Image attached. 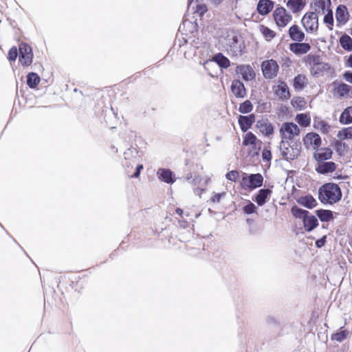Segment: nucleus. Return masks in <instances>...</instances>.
Returning <instances> with one entry per match:
<instances>
[{"mask_svg": "<svg viewBox=\"0 0 352 352\" xmlns=\"http://www.w3.org/2000/svg\"><path fill=\"white\" fill-rule=\"evenodd\" d=\"M262 157L263 160H266L267 162H270L272 159V153L270 150L267 148H264L262 152Z\"/></svg>", "mask_w": 352, "mask_h": 352, "instance_id": "8fccbe9b", "label": "nucleus"}, {"mask_svg": "<svg viewBox=\"0 0 352 352\" xmlns=\"http://www.w3.org/2000/svg\"><path fill=\"white\" fill-rule=\"evenodd\" d=\"M262 142L252 132H247L243 136L242 146L247 148L250 155H257L261 150Z\"/></svg>", "mask_w": 352, "mask_h": 352, "instance_id": "39448f33", "label": "nucleus"}, {"mask_svg": "<svg viewBox=\"0 0 352 352\" xmlns=\"http://www.w3.org/2000/svg\"><path fill=\"white\" fill-rule=\"evenodd\" d=\"M307 0H288L287 8L293 13H300L306 6Z\"/></svg>", "mask_w": 352, "mask_h": 352, "instance_id": "5701e85b", "label": "nucleus"}, {"mask_svg": "<svg viewBox=\"0 0 352 352\" xmlns=\"http://www.w3.org/2000/svg\"><path fill=\"white\" fill-rule=\"evenodd\" d=\"M272 16L276 26L280 29L285 28L292 21V15L283 6L276 8Z\"/></svg>", "mask_w": 352, "mask_h": 352, "instance_id": "0eeeda50", "label": "nucleus"}, {"mask_svg": "<svg viewBox=\"0 0 352 352\" xmlns=\"http://www.w3.org/2000/svg\"><path fill=\"white\" fill-rule=\"evenodd\" d=\"M344 148H345V144L342 143L341 140H339L335 142V148L337 152L342 151Z\"/></svg>", "mask_w": 352, "mask_h": 352, "instance_id": "864d4df0", "label": "nucleus"}, {"mask_svg": "<svg viewBox=\"0 0 352 352\" xmlns=\"http://www.w3.org/2000/svg\"><path fill=\"white\" fill-rule=\"evenodd\" d=\"M295 120L301 127H308L311 124V117L308 113H298L296 115Z\"/></svg>", "mask_w": 352, "mask_h": 352, "instance_id": "473e14b6", "label": "nucleus"}, {"mask_svg": "<svg viewBox=\"0 0 352 352\" xmlns=\"http://www.w3.org/2000/svg\"><path fill=\"white\" fill-rule=\"evenodd\" d=\"M280 142H294L298 138L300 133V129L297 124L291 122H286L281 124L279 129Z\"/></svg>", "mask_w": 352, "mask_h": 352, "instance_id": "7ed1b4c3", "label": "nucleus"}, {"mask_svg": "<svg viewBox=\"0 0 352 352\" xmlns=\"http://www.w3.org/2000/svg\"><path fill=\"white\" fill-rule=\"evenodd\" d=\"M17 56H18V50H17L16 47L13 46L12 47H11L10 49V50L8 52V58L10 60L14 61L16 59Z\"/></svg>", "mask_w": 352, "mask_h": 352, "instance_id": "09e8293b", "label": "nucleus"}, {"mask_svg": "<svg viewBox=\"0 0 352 352\" xmlns=\"http://www.w3.org/2000/svg\"><path fill=\"white\" fill-rule=\"evenodd\" d=\"M263 177L261 174H250L248 175L243 173L242 175V179L240 182V186L245 190H254L259 188L263 185Z\"/></svg>", "mask_w": 352, "mask_h": 352, "instance_id": "423d86ee", "label": "nucleus"}, {"mask_svg": "<svg viewBox=\"0 0 352 352\" xmlns=\"http://www.w3.org/2000/svg\"><path fill=\"white\" fill-rule=\"evenodd\" d=\"M274 94L282 100L289 99L291 94L287 84L283 80H278L277 85L272 87Z\"/></svg>", "mask_w": 352, "mask_h": 352, "instance_id": "ddd939ff", "label": "nucleus"}, {"mask_svg": "<svg viewBox=\"0 0 352 352\" xmlns=\"http://www.w3.org/2000/svg\"><path fill=\"white\" fill-rule=\"evenodd\" d=\"M257 127L260 131L265 136H270L274 132V128L272 123L265 121H258Z\"/></svg>", "mask_w": 352, "mask_h": 352, "instance_id": "c85d7f7f", "label": "nucleus"}, {"mask_svg": "<svg viewBox=\"0 0 352 352\" xmlns=\"http://www.w3.org/2000/svg\"><path fill=\"white\" fill-rule=\"evenodd\" d=\"M258 30L267 41H271L276 36V32L275 31L263 24L259 25Z\"/></svg>", "mask_w": 352, "mask_h": 352, "instance_id": "c756f323", "label": "nucleus"}, {"mask_svg": "<svg viewBox=\"0 0 352 352\" xmlns=\"http://www.w3.org/2000/svg\"><path fill=\"white\" fill-rule=\"evenodd\" d=\"M336 167V164L333 162H322L318 164L316 170L320 174H327L334 172Z\"/></svg>", "mask_w": 352, "mask_h": 352, "instance_id": "393cba45", "label": "nucleus"}, {"mask_svg": "<svg viewBox=\"0 0 352 352\" xmlns=\"http://www.w3.org/2000/svg\"><path fill=\"white\" fill-rule=\"evenodd\" d=\"M311 6L317 14H325L331 8V0H314Z\"/></svg>", "mask_w": 352, "mask_h": 352, "instance_id": "2eb2a0df", "label": "nucleus"}, {"mask_svg": "<svg viewBox=\"0 0 352 352\" xmlns=\"http://www.w3.org/2000/svg\"><path fill=\"white\" fill-rule=\"evenodd\" d=\"M314 127L323 133H327L329 131L330 126L324 120H320L314 122Z\"/></svg>", "mask_w": 352, "mask_h": 352, "instance_id": "c03bdc74", "label": "nucleus"}, {"mask_svg": "<svg viewBox=\"0 0 352 352\" xmlns=\"http://www.w3.org/2000/svg\"><path fill=\"white\" fill-rule=\"evenodd\" d=\"M176 213L179 215L180 217H182L183 216V210L179 208H177L175 210Z\"/></svg>", "mask_w": 352, "mask_h": 352, "instance_id": "bf43d9fd", "label": "nucleus"}, {"mask_svg": "<svg viewBox=\"0 0 352 352\" xmlns=\"http://www.w3.org/2000/svg\"><path fill=\"white\" fill-rule=\"evenodd\" d=\"M292 106L295 109H298L299 110L302 109L306 104V102L302 97H294L291 102Z\"/></svg>", "mask_w": 352, "mask_h": 352, "instance_id": "79ce46f5", "label": "nucleus"}, {"mask_svg": "<svg viewBox=\"0 0 352 352\" xmlns=\"http://www.w3.org/2000/svg\"><path fill=\"white\" fill-rule=\"evenodd\" d=\"M236 72L241 75L244 80H252L255 78V72L252 67L249 65H239L236 68Z\"/></svg>", "mask_w": 352, "mask_h": 352, "instance_id": "dca6fc26", "label": "nucleus"}, {"mask_svg": "<svg viewBox=\"0 0 352 352\" xmlns=\"http://www.w3.org/2000/svg\"><path fill=\"white\" fill-rule=\"evenodd\" d=\"M283 65L285 67H289L292 63L291 58L288 56L285 57V58H283Z\"/></svg>", "mask_w": 352, "mask_h": 352, "instance_id": "6e6d98bb", "label": "nucleus"}, {"mask_svg": "<svg viewBox=\"0 0 352 352\" xmlns=\"http://www.w3.org/2000/svg\"><path fill=\"white\" fill-rule=\"evenodd\" d=\"M324 14L323 21L327 25L329 30H332L333 28V16L332 10H329Z\"/></svg>", "mask_w": 352, "mask_h": 352, "instance_id": "a19ab883", "label": "nucleus"}, {"mask_svg": "<svg viewBox=\"0 0 352 352\" xmlns=\"http://www.w3.org/2000/svg\"><path fill=\"white\" fill-rule=\"evenodd\" d=\"M340 44L346 51L352 50V38L347 34H343L340 38Z\"/></svg>", "mask_w": 352, "mask_h": 352, "instance_id": "4c0bfd02", "label": "nucleus"}, {"mask_svg": "<svg viewBox=\"0 0 352 352\" xmlns=\"http://www.w3.org/2000/svg\"><path fill=\"white\" fill-rule=\"evenodd\" d=\"M41 79L39 76L34 72H30L27 76V84L32 88H36L40 83Z\"/></svg>", "mask_w": 352, "mask_h": 352, "instance_id": "72a5a7b5", "label": "nucleus"}, {"mask_svg": "<svg viewBox=\"0 0 352 352\" xmlns=\"http://www.w3.org/2000/svg\"><path fill=\"white\" fill-rule=\"evenodd\" d=\"M308 84V79L305 74H298L293 80V87L296 91L302 90Z\"/></svg>", "mask_w": 352, "mask_h": 352, "instance_id": "bb28decb", "label": "nucleus"}, {"mask_svg": "<svg viewBox=\"0 0 352 352\" xmlns=\"http://www.w3.org/2000/svg\"><path fill=\"white\" fill-rule=\"evenodd\" d=\"M280 148L282 155L287 160L296 159L301 153L300 142H280Z\"/></svg>", "mask_w": 352, "mask_h": 352, "instance_id": "20e7f679", "label": "nucleus"}, {"mask_svg": "<svg viewBox=\"0 0 352 352\" xmlns=\"http://www.w3.org/2000/svg\"><path fill=\"white\" fill-rule=\"evenodd\" d=\"M339 121L342 124H349L352 123V107H347L342 112Z\"/></svg>", "mask_w": 352, "mask_h": 352, "instance_id": "7c9ffc66", "label": "nucleus"}, {"mask_svg": "<svg viewBox=\"0 0 352 352\" xmlns=\"http://www.w3.org/2000/svg\"><path fill=\"white\" fill-rule=\"evenodd\" d=\"M289 50L296 55L305 54L311 50V45L308 43L302 41L293 42L289 45Z\"/></svg>", "mask_w": 352, "mask_h": 352, "instance_id": "4468645a", "label": "nucleus"}, {"mask_svg": "<svg viewBox=\"0 0 352 352\" xmlns=\"http://www.w3.org/2000/svg\"><path fill=\"white\" fill-rule=\"evenodd\" d=\"M158 178L167 184H173L175 182V179L174 178L173 173L166 168H160L157 172Z\"/></svg>", "mask_w": 352, "mask_h": 352, "instance_id": "a878e982", "label": "nucleus"}, {"mask_svg": "<svg viewBox=\"0 0 352 352\" xmlns=\"http://www.w3.org/2000/svg\"><path fill=\"white\" fill-rule=\"evenodd\" d=\"M226 195V192H221V193H216L214 194L212 198H211V201L213 203H219L220 201V200L221 199V198L225 196Z\"/></svg>", "mask_w": 352, "mask_h": 352, "instance_id": "603ef678", "label": "nucleus"}, {"mask_svg": "<svg viewBox=\"0 0 352 352\" xmlns=\"http://www.w3.org/2000/svg\"><path fill=\"white\" fill-rule=\"evenodd\" d=\"M291 213L296 219H302L303 227L307 232H310L318 226L317 218L309 214V211L294 206L291 208Z\"/></svg>", "mask_w": 352, "mask_h": 352, "instance_id": "f03ea898", "label": "nucleus"}, {"mask_svg": "<svg viewBox=\"0 0 352 352\" xmlns=\"http://www.w3.org/2000/svg\"><path fill=\"white\" fill-rule=\"evenodd\" d=\"M272 193V191L270 189H261L254 200L258 206H262L266 203L267 198Z\"/></svg>", "mask_w": 352, "mask_h": 352, "instance_id": "cd10ccee", "label": "nucleus"}, {"mask_svg": "<svg viewBox=\"0 0 352 352\" xmlns=\"http://www.w3.org/2000/svg\"><path fill=\"white\" fill-rule=\"evenodd\" d=\"M328 69V65L321 62L318 65L310 67V73L313 76H318L322 75Z\"/></svg>", "mask_w": 352, "mask_h": 352, "instance_id": "f704fd0d", "label": "nucleus"}, {"mask_svg": "<svg viewBox=\"0 0 352 352\" xmlns=\"http://www.w3.org/2000/svg\"><path fill=\"white\" fill-rule=\"evenodd\" d=\"M342 196L340 188L334 183L324 184L318 190V199L324 204H334L341 199Z\"/></svg>", "mask_w": 352, "mask_h": 352, "instance_id": "f257e3e1", "label": "nucleus"}, {"mask_svg": "<svg viewBox=\"0 0 352 352\" xmlns=\"http://www.w3.org/2000/svg\"><path fill=\"white\" fill-rule=\"evenodd\" d=\"M316 215L322 222H328L334 219L333 213L331 210L320 209L316 211Z\"/></svg>", "mask_w": 352, "mask_h": 352, "instance_id": "2f4dec72", "label": "nucleus"}, {"mask_svg": "<svg viewBox=\"0 0 352 352\" xmlns=\"http://www.w3.org/2000/svg\"><path fill=\"white\" fill-rule=\"evenodd\" d=\"M288 35L294 42L303 41L306 36L305 32L297 24H293L289 27Z\"/></svg>", "mask_w": 352, "mask_h": 352, "instance_id": "a211bd4d", "label": "nucleus"}, {"mask_svg": "<svg viewBox=\"0 0 352 352\" xmlns=\"http://www.w3.org/2000/svg\"><path fill=\"white\" fill-rule=\"evenodd\" d=\"M253 110V104L250 100H246L239 104V111L241 113H249Z\"/></svg>", "mask_w": 352, "mask_h": 352, "instance_id": "ea45409f", "label": "nucleus"}, {"mask_svg": "<svg viewBox=\"0 0 352 352\" xmlns=\"http://www.w3.org/2000/svg\"><path fill=\"white\" fill-rule=\"evenodd\" d=\"M346 66H348L349 67H352V54H351L349 56V58L346 60Z\"/></svg>", "mask_w": 352, "mask_h": 352, "instance_id": "13d9d810", "label": "nucleus"}, {"mask_svg": "<svg viewBox=\"0 0 352 352\" xmlns=\"http://www.w3.org/2000/svg\"><path fill=\"white\" fill-rule=\"evenodd\" d=\"M213 60L223 68H228L230 65V60L221 53L216 54Z\"/></svg>", "mask_w": 352, "mask_h": 352, "instance_id": "e433bc0d", "label": "nucleus"}, {"mask_svg": "<svg viewBox=\"0 0 352 352\" xmlns=\"http://www.w3.org/2000/svg\"><path fill=\"white\" fill-rule=\"evenodd\" d=\"M348 335L349 331L347 330H341L339 332L333 333L331 336V339L338 342H342L347 338Z\"/></svg>", "mask_w": 352, "mask_h": 352, "instance_id": "37998d69", "label": "nucleus"}, {"mask_svg": "<svg viewBox=\"0 0 352 352\" xmlns=\"http://www.w3.org/2000/svg\"><path fill=\"white\" fill-rule=\"evenodd\" d=\"M301 23L308 33H315L318 30V16L315 12H306L301 19Z\"/></svg>", "mask_w": 352, "mask_h": 352, "instance_id": "1a4fd4ad", "label": "nucleus"}, {"mask_svg": "<svg viewBox=\"0 0 352 352\" xmlns=\"http://www.w3.org/2000/svg\"><path fill=\"white\" fill-rule=\"evenodd\" d=\"M193 2V0H188V4L190 6Z\"/></svg>", "mask_w": 352, "mask_h": 352, "instance_id": "052dcab7", "label": "nucleus"}, {"mask_svg": "<svg viewBox=\"0 0 352 352\" xmlns=\"http://www.w3.org/2000/svg\"><path fill=\"white\" fill-rule=\"evenodd\" d=\"M336 19L338 25L346 23L349 19V14L347 8L344 5H339L336 10Z\"/></svg>", "mask_w": 352, "mask_h": 352, "instance_id": "f3484780", "label": "nucleus"}, {"mask_svg": "<svg viewBox=\"0 0 352 352\" xmlns=\"http://www.w3.org/2000/svg\"><path fill=\"white\" fill-rule=\"evenodd\" d=\"M325 241H325V236H324L322 239L316 241V245L318 248H320L324 245Z\"/></svg>", "mask_w": 352, "mask_h": 352, "instance_id": "4d7b16f0", "label": "nucleus"}, {"mask_svg": "<svg viewBox=\"0 0 352 352\" xmlns=\"http://www.w3.org/2000/svg\"><path fill=\"white\" fill-rule=\"evenodd\" d=\"M226 177L227 179L235 182L239 178V172L238 170H230L226 173Z\"/></svg>", "mask_w": 352, "mask_h": 352, "instance_id": "49530a36", "label": "nucleus"}, {"mask_svg": "<svg viewBox=\"0 0 352 352\" xmlns=\"http://www.w3.org/2000/svg\"><path fill=\"white\" fill-rule=\"evenodd\" d=\"M274 2L272 0H259L256 10L258 14L265 16L268 14L274 8Z\"/></svg>", "mask_w": 352, "mask_h": 352, "instance_id": "412c9836", "label": "nucleus"}, {"mask_svg": "<svg viewBox=\"0 0 352 352\" xmlns=\"http://www.w3.org/2000/svg\"><path fill=\"white\" fill-rule=\"evenodd\" d=\"M351 245L352 246V244H351Z\"/></svg>", "mask_w": 352, "mask_h": 352, "instance_id": "680f3d73", "label": "nucleus"}, {"mask_svg": "<svg viewBox=\"0 0 352 352\" xmlns=\"http://www.w3.org/2000/svg\"><path fill=\"white\" fill-rule=\"evenodd\" d=\"M207 6L204 3H199L197 5L195 13L202 17L207 12Z\"/></svg>", "mask_w": 352, "mask_h": 352, "instance_id": "a18cd8bd", "label": "nucleus"}, {"mask_svg": "<svg viewBox=\"0 0 352 352\" xmlns=\"http://www.w3.org/2000/svg\"><path fill=\"white\" fill-rule=\"evenodd\" d=\"M261 67L264 78L267 80L275 78L280 69L277 61L273 58L263 61Z\"/></svg>", "mask_w": 352, "mask_h": 352, "instance_id": "6e6552de", "label": "nucleus"}, {"mask_svg": "<svg viewBox=\"0 0 352 352\" xmlns=\"http://www.w3.org/2000/svg\"><path fill=\"white\" fill-rule=\"evenodd\" d=\"M231 91L232 94L239 98L245 97L247 92L243 83L239 80H234L231 85Z\"/></svg>", "mask_w": 352, "mask_h": 352, "instance_id": "4be33fe9", "label": "nucleus"}, {"mask_svg": "<svg viewBox=\"0 0 352 352\" xmlns=\"http://www.w3.org/2000/svg\"><path fill=\"white\" fill-rule=\"evenodd\" d=\"M337 137L341 141L344 140H352V126L340 129L338 132Z\"/></svg>", "mask_w": 352, "mask_h": 352, "instance_id": "c9c22d12", "label": "nucleus"}, {"mask_svg": "<svg viewBox=\"0 0 352 352\" xmlns=\"http://www.w3.org/2000/svg\"><path fill=\"white\" fill-rule=\"evenodd\" d=\"M19 62L23 66H30L32 63L33 53L30 45L21 43L19 47Z\"/></svg>", "mask_w": 352, "mask_h": 352, "instance_id": "9b49d317", "label": "nucleus"}, {"mask_svg": "<svg viewBox=\"0 0 352 352\" xmlns=\"http://www.w3.org/2000/svg\"><path fill=\"white\" fill-rule=\"evenodd\" d=\"M303 144L306 148L314 150L319 148L322 144L320 136L314 132L307 133L302 139Z\"/></svg>", "mask_w": 352, "mask_h": 352, "instance_id": "f8f14e48", "label": "nucleus"}, {"mask_svg": "<svg viewBox=\"0 0 352 352\" xmlns=\"http://www.w3.org/2000/svg\"><path fill=\"white\" fill-rule=\"evenodd\" d=\"M255 115L252 113L248 116H241L240 115L238 118V122L240 126L241 130L243 132H246L248 129H250L252 124L255 122Z\"/></svg>", "mask_w": 352, "mask_h": 352, "instance_id": "6ab92c4d", "label": "nucleus"}, {"mask_svg": "<svg viewBox=\"0 0 352 352\" xmlns=\"http://www.w3.org/2000/svg\"><path fill=\"white\" fill-rule=\"evenodd\" d=\"M332 94L339 99H346L352 97V86L343 82H333Z\"/></svg>", "mask_w": 352, "mask_h": 352, "instance_id": "9d476101", "label": "nucleus"}, {"mask_svg": "<svg viewBox=\"0 0 352 352\" xmlns=\"http://www.w3.org/2000/svg\"><path fill=\"white\" fill-rule=\"evenodd\" d=\"M142 169H143V165L142 164L138 165L137 167H136L135 172L133 173V175H131V177H135V178L139 177L140 172H141V170Z\"/></svg>", "mask_w": 352, "mask_h": 352, "instance_id": "5fc2aeb1", "label": "nucleus"}, {"mask_svg": "<svg viewBox=\"0 0 352 352\" xmlns=\"http://www.w3.org/2000/svg\"><path fill=\"white\" fill-rule=\"evenodd\" d=\"M256 207L252 202H249V204L245 206L243 208V212L247 214L254 213L256 212Z\"/></svg>", "mask_w": 352, "mask_h": 352, "instance_id": "de8ad7c7", "label": "nucleus"}, {"mask_svg": "<svg viewBox=\"0 0 352 352\" xmlns=\"http://www.w3.org/2000/svg\"><path fill=\"white\" fill-rule=\"evenodd\" d=\"M305 61L310 67H312L320 63L321 59L319 55L309 54L305 57Z\"/></svg>", "mask_w": 352, "mask_h": 352, "instance_id": "58836bf2", "label": "nucleus"}, {"mask_svg": "<svg viewBox=\"0 0 352 352\" xmlns=\"http://www.w3.org/2000/svg\"><path fill=\"white\" fill-rule=\"evenodd\" d=\"M342 78L346 82L352 84V72L351 71H349V70L345 71L342 74Z\"/></svg>", "mask_w": 352, "mask_h": 352, "instance_id": "3c124183", "label": "nucleus"}, {"mask_svg": "<svg viewBox=\"0 0 352 352\" xmlns=\"http://www.w3.org/2000/svg\"><path fill=\"white\" fill-rule=\"evenodd\" d=\"M296 201L308 209H313L318 205L316 199L310 194L299 197Z\"/></svg>", "mask_w": 352, "mask_h": 352, "instance_id": "b1692460", "label": "nucleus"}, {"mask_svg": "<svg viewBox=\"0 0 352 352\" xmlns=\"http://www.w3.org/2000/svg\"><path fill=\"white\" fill-rule=\"evenodd\" d=\"M316 150V151L314 154V157L316 161L319 162H324L326 160H330L332 157L333 152L330 148H318Z\"/></svg>", "mask_w": 352, "mask_h": 352, "instance_id": "aec40b11", "label": "nucleus"}]
</instances>
